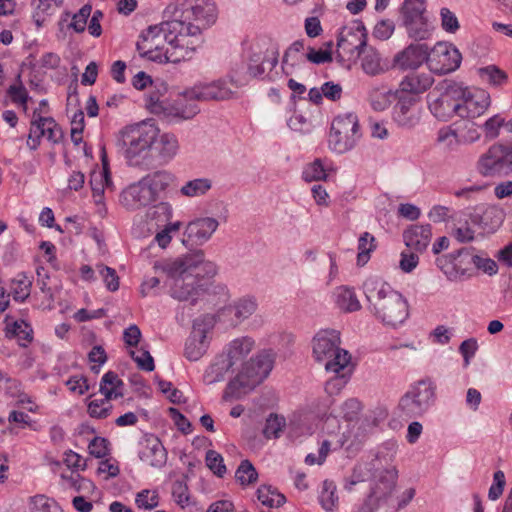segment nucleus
I'll use <instances>...</instances> for the list:
<instances>
[{"instance_id":"a878e982","label":"nucleus","mask_w":512,"mask_h":512,"mask_svg":"<svg viewBox=\"0 0 512 512\" xmlns=\"http://www.w3.org/2000/svg\"><path fill=\"white\" fill-rule=\"evenodd\" d=\"M233 92L227 87L224 81H214L209 84L196 85L187 90V96L190 99H197L199 101L209 100H227L231 98Z\"/></svg>"},{"instance_id":"3c124183","label":"nucleus","mask_w":512,"mask_h":512,"mask_svg":"<svg viewBox=\"0 0 512 512\" xmlns=\"http://www.w3.org/2000/svg\"><path fill=\"white\" fill-rule=\"evenodd\" d=\"M437 141L440 144H443L444 147L450 151L455 150L461 143L457 131L452 129L450 126L439 129L437 133Z\"/></svg>"},{"instance_id":"ddd939ff","label":"nucleus","mask_w":512,"mask_h":512,"mask_svg":"<svg viewBox=\"0 0 512 512\" xmlns=\"http://www.w3.org/2000/svg\"><path fill=\"white\" fill-rule=\"evenodd\" d=\"M478 172L485 177L507 176L512 173V142L495 143L482 154L477 162Z\"/></svg>"},{"instance_id":"0eeeda50","label":"nucleus","mask_w":512,"mask_h":512,"mask_svg":"<svg viewBox=\"0 0 512 512\" xmlns=\"http://www.w3.org/2000/svg\"><path fill=\"white\" fill-rule=\"evenodd\" d=\"M156 271L161 270L167 275V286L169 294L178 301H189L191 305L197 302L201 293L204 292V284H198L184 268L180 261H171L160 264L156 262L153 267Z\"/></svg>"},{"instance_id":"de8ad7c7","label":"nucleus","mask_w":512,"mask_h":512,"mask_svg":"<svg viewBox=\"0 0 512 512\" xmlns=\"http://www.w3.org/2000/svg\"><path fill=\"white\" fill-rule=\"evenodd\" d=\"M235 478L241 485H249L256 482L258 473L253 464L245 459L242 460L235 472Z\"/></svg>"},{"instance_id":"cd10ccee","label":"nucleus","mask_w":512,"mask_h":512,"mask_svg":"<svg viewBox=\"0 0 512 512\" xmlns=\"http://www.w3.org/2000/svg\"><path fill=\"white\" fill-rule=\"evenodd\" d=\"M432 237L430 224L412 225L403 233L406 246L416 252H422L428 247Z\"/></svg>"},{"instance_id":"774afa93","label":"nucleus","mask_w":512,"mask_h":512,"mask_svg":"<svg viewBox=\"0 0 512 512\" xmlns=\"http://www.w3.org/2000/svg\"><path fill=\"white\" fill-rule=\"evenodd\" d=\"M478 349V343L475 338H469L464 340L459 346V352L463 356L464 367H467L470 364L471 358L474 357L476 351Z\"/></svg>"},{"instance_id":"7c9ffc66","label":"nucleus","mask_w":512,"mask_h":512,"mask_svg":"<svg viewBox=\"0 0 512 512\" xmlns=\"http://www.w3.org/2000/svg\"><path fill=\"white\" fill-rule=\"evenodd\" d=\"M434 79L429 73L411 72L400 82L401 93L420 94L427 91Z\"/></svg>"},{"instance_id":"a19ab883","label":"nucleus","mask_w":512,"mask_h":512,"mask_svg":"<svg viewBox=\"0 0 512 512\" xmlns=\"http://www.w3.org/2000/svg\"><path fill=\"white\" fill-rule=\"evenodd\" d=\"M102 164H103V172H99L98 174L93 173L91 175V179H90V185H91V188L93 191V197L97 204L100 203L102 200V195L104 193V185L101 183H96V181H97L96 178L97 177H99L101 179L103 178L106 185H109V183L111 182L105 151H103V153H102Z\"/></svg>"},{"instance_id":"6ab92c4d","label":"nucleus","mask_w":512,"mask_h":512,"mask_svg":"<svg viewBox=\"0 0 512 512\" xmlns=\"http://www.w3.org/2000/svg\"><path fill=\"white\" fill-rule=\"evenodd\" d=\"M218 226V220L213 217L192 220L186 226L182 243L186 247L203 245L211 238Z\"/></svg>"},{"instance_id":"b1692460","label":"nucleus","mask_w":512,"mask_h":512,"mask_svg":"<svg viewBox=\"0 0 512 512\" xmlns=\"http://www.w3.org/2000/svg\"><path fill=\"white\" fill-rule=\"evenodd\" d=\"M141 178L137 183L128 186L121 194V203L130 210L147 206L156 201L154 192L149 188L147 183H143Z\"/></svg>"},{"instance_id":"4be33fe9","label":"nucleus","mask_w":512,"mask_h":512,"mask_svg":"<svg viewBox=\"0 0 512 512\" xmlns=\"http://www.w3.org/2000/svg\"><path fill=\"white\" fill-rule=\"evenodd\" d=\"M396 99L397 103L393 109L394 121L402 127L412 128L416 126L420 121V111L416 107V97L397 92Z\"/></svg>"},{"instance_id":"c03bdc74","label":"nucleus","mask_w":512,"mask_h":512,"mask_svg":"<svg viewBox=\"0 0 512 512\" xmlns=\"http://www.w3.org/2000/svg\"><path fill=\"white\" fill-rule=\"evenodd\" d=\"M32 512H64L62 507L53 499L45 495H36L30 498Z\"/></svg>"},{"instance_id":"37998d69","label":"nucleus","mask_w":512,"mask_h":512,"mask_svg":"<svg viewBox=\"0 0 512 512\" xmlns=\"http://www.w3.org/2000/svg\"><path fill=\"white\" fill-rule=\"evenodd\" d=\"M362 68L369 75H377L382 71L380 64V56L373 47L366 45L365 51L362 52Z\"/></svg>"},{"instance_id":"f8f14e48","label":"nucleus","mask_w":512,"mask_h":512,"mask_svg":"<svg viewBox=\"0 0 512 512\" xmlns=\"http://www.w3.org/2000/svg\"><path fill=\"white\" fill-rule=\"evenodd\" d=\"M474 251L473 247H463L454 253L437 257L436 265L449 281H463L474 275Z\"/></svg>"},{"instance_id":"473e14b6","label":"nucleus","mask_w":512,"mask_h":512,"mask_svg":"<svg viewBox=\"0 0 512 512\" xmlns=\"http://www.w3.org/2000/svg\"><path fill=\"white\" fill-rule=\"evenodd\" d=\"M195 49H181L177 47H170L165 50L164 53L161 51V47L157 50H153L152 53L140 54L142 58H147L151 61L158 63H178L182 60L189 59Z\"/></svg>"},{"instance_id":"a18cd8bd","label":"nucleus","mask_w":512,"mask_h":512,"mask_svg":"<svg viewBox=\"0 0 512 512\" xmlns=\"http://www.w3.org/2000/svg\"><path fill=\"white\" fill-rule=\"evenodd\" d=\"M31 285V280L25 274H18L11 287L14 300L24 302L30 295Z\"/></svg>"},{"instance_id":"c756f323","label":"nucleus","mask_w":512,"mask_h":512,"mask_svg":"<svg viewBox=\"0 0 512 512\" xmlns=\"http://www.w3.org/2000/svg\"><path fill=\"white\" fill-rule=\"evenodd\" d=\"M208 342L206 331L196 329L190 334L185 342L184 355L189 361L199 360L207 351Z\"/></svg>"},{"instance_id":"6e6d98bb","label":"nucleus","mask_w":512,"mask_h":512,"mask_svg":"<svg viewBox=\"0 0 512 512\" xmlns=\"http://www.w3.org/2000/svg\"><path fill=\"white\" fill-rule=\"evenodd\" d=\"M302 177L306 182L325 180L327 174L320 159H316L303 171Z\"/></svg>"},{"instance_id":"2f4dec72","label":"nucleus","mask_w":512,"mask_h":512,"mask_svg":"<svg viewBox=\"0 0 512 512\" xmlns=\"http://www.w3.org/2000/svg\"><path fill=\"white\" fill-rule=\"evenodd\" d=\"M32 133H38V136H46L47 139L55 144L63 138L61 127L52 117H43L32 120Z\"/></svg>"},{"instance_id":"e433bc0d","label":"nucleus","mask_w":512,"mask_h":512,"mask_svg":"<svg viewBox=\"0 0 512 512\" xmlns=\"http://www.w3.org/2000/svg\"><path fill=\"white\" fill-rule=\"evenodd\" d=\"M186 94L187 90L179 94L178 98L174 101L173 110L175 116L182 119H191L200 111V109L197 105L198 100L190 99Z\"/></svg>"},{"instance_id":"c85d7f7f","label":"nucleus","mask_w":512,"mask_h":512,"mask_svg":"<svg viewBox=\"0 0 512 512\" xmlns=\"http://www.w3.org/2000/svg\"><path fill=\"white\" fill-rule=\"evenodd\" d=\"M304 42L297 40L286 50L282 60V69L286 75L302 72L305 68Z\"/></svg>"},{"instance_id":"5701e85b","label":"nucleus","mask_w":512,"mask_h":512,"mask_svg":"<svg viewBox=\"0 0 512 512\" xmlns=\"http://www.w3.org/2000/svg\"><path fill=\"white\" fill-rule=\"evenodd\" d=\"M139 458L151 467L162 468L167 462V451L161 440L154 434L146 433L140 441Z\"/></svg>"},{"instance_id":"49530a36","label":"nucleus","mask_w":512,"mask_h":512,"mask_svg":"<svg viewBox=\"0 0 512 512\" xmlns=\"http://www.w3.org/2000/svg\"><path fill=\"white\" fill-rule=\"evenodd\" d=\"M374 242L375 238L370 233L364 232L363 234H361L358 240V265H364L367 263L368 259L370 258V252L376 248Z\"/></svg>"},{"instance_id":"4468645a","label":"nucleus","mask_w":512,"mask_h":512,"mask_svg":"<svg viewBox=\"0 0 512 512\" xmlns=\"http://www.w3.org/2000/svg\"><path fill=\"white\" fill-rule=\"evenodd\" d=\"M279 52L277 49L266 51L252 52L249 56L246 68L244 64L236 65L232 69L230 79L236 86H242L252 78H261L265 72L264 64L267 63L272 70L278 64Z\"/></svg>"},{"instance_id":"864d4df0","label":"nucleus","mask_w":512,"mask_h":512,"mask_svg":"<svg viewBox=\"0 0 512 512\" xmlns=\"http://www.w3.org/2000/svg\"><path fill=\"white\" fill-rule=\"evenodd\" d=\"M92 12V6L85 4L77 13L72 16V21L68 25L77 33H82L86 29L87 20Z\"/></svg>"},{"instance_id":"052dcab7","label":"nucleus","mask_w":512,"mask_h":512,"mask_svg":"<svg viewBox=\"0 0 512 512\" xmlns=\"http://www.w3.org/2000/svg\"><path fill=\"white\" fill-rule=\"evenodd\" d=\"M441 25L444 31L448 33H455L460 25L458 18L449 8L443 7L440 9Z\"/></svg>"},{"instance_id":"603ef678","label":"nucleus","mask_w":512,"mask_h":512,"mask_svg":"<svg viewBox=\"0 0 512 512\" xmlns=\"http://www.w3.org/2000/svg\"><path fill=\"white\" fill-rule=\"evenodd\" d=\"M285 426V419L278 416L277 414L271 413L266 419V423L263 428V434L266 438H278L280 433Z\"/></svg>"},{"instance_id":"ea45409f","label":"nucleus","mask_w":512,"mask_h":512,"mask_svg":"<svg viewBox=\"0 0 512 512\" xmlns=\"http://www.w3.org/2000/svg\"><path fill=\"white\" fill-rule=\"evenodd\" d=\"M396 96L397 91L374 88L369 93V101L375 111H383L390 106Z\"/></svg>"},{"instance_id":"680f3d73","label":"nucleus","mask_w":512,"mask_h":512,"mask_svg":"<svg viewBox=\"0 0 512 512\" xmlns=\"http://www.w3.org/2000/svg\"><path fill=\"white\" fill-rule=\"evenodd\" d=\"M506 485L505 474L502 470H498L493 475V484L489 488L488 498L495 501L501 497Z\"/></svg>"},{"instance_id":"aec40b11","label":"nucleus","mask_w":512,"mask_h":512,"mask_svg":"<svg viewBox=\"0 0 512 512\" xmlns=\"http://www.w3.org/2000/svg\"><path fill=\"white\" fill-rule=\"evenodd\" d=\"M470 221L487 232H495L505 219L503 208L498 205H477L468 214Z\"/></svg>"},{"instance_id":"c9c22d12","label":"nucleus","mask_w":512,"mask_h":512,"mask_svg":"<svg viewBox=\"0 0 512 512\" xmlns=\"http://www.w3.org/2000/svg\"><path fill=\"white\" fill-rule=\"evenodd\" d=\"M144 178V184L147 183L149 188H151L152 192H154V196L156 200L159 197V194L165 191L169 185L174 181L175 176L166 170H157L153 173H149Z\"/></svg>"},{"instance_id":"72a5a7b5","label":"nucleus","mask_w":512,"mask_h":512,"mask_svg":"<svg viewBox=\"0 0 512 512\" xmlns=\"http://www.w3.org/2000/svg\"><path fill=\"white\" fill-rule=\"evenodd\" d=\"M233 367L231 360H229L223 353L215 357L214 361L210 364L203 375V380L207 385L224 380L225 374Z\"/></svg>"},{"instance_id":"bb28decb","label":"nucleus","mask_w":512,"mask_h":512,"mask_svg":"<svg viewBox=\"0 0 512 512\" xmlns=\"http://www.w3.org/2000/svg\"><path fill=\"white\" fill-rule=\"evenodd\" d=\"M178 149L179 144L175 135L164 133L160 135L159 139L156 138L152 145V152H157L156 157L153 155L155 169L170 162L177 154Z\"/></svg>"},{"instance_id":"4c0bfd02","label":"nucleus","mask_w":512,"mask_h":512,"mask_svg":"<svg viewBox=\"0 0 512 512\" xmlns=\"http://www.w3.org/2000/svg\"><path fill=\"white\" fill-rule=\"evenodd\" d=\"M337 306L345 312L358 311L361 308L354 289L341 286L334 293Z\"/></svg>"},{"instance_id":"393cba45","label":"nucleus","mask_w":512,"mask_h":512,"mask_svg":"<svg viewBox=\"0 0 512 512\" xmlns=\"http://www.w3.org/2000/svg\"><path fill=\"white\" fill-rule=\"evenodd\" d=\"M430 48L427 44H410L395 56V64L402 70L417 69L423 62L428 64Z\"/></svg>"},{"instance_id":"09e8293b","label":"nucleus","mask_w":512,"mask_h":512,"mask_svg":"<svg viewBox=\"0 0 512 512\" xmlns=\"http://www.w3.org/2000/svg\"><path fill=\"white\" fill-rule=\"evenodd\" d=\"M336 486L333 482L324 481L323 488L319 496V501L327 512H332L338 502V497L335 495Z\"/></svg>"},{"instance_id":"0e129e2a","label":"nucleus","mask_w":512,"mask_h":512,"mask_svg":"<svg viewBox=\"0 0 512 512\" xmlns=\"http://www.w3.org/2000/svg\"><path fill=\"white\" fill-rule=\"evenodd\" d=\"M180 227V221L168 223L167 225H165V228L163 230H161L155 235L154 241L159 245V247L166 248L172 239L171 233L178 231Z\"/></svg>"},{"instance_id":"a211bd4d","label":"nucleus","mask_w":512,"mask_h":512,"mask_svg":"<svg viewBox=\"0 0 512 512\" xmlns=\"http://www.w3.org/2000/svg\"><path fill=\"white\" fill-rule=\"evenodd\" d=\"M367 45V32L361 21H356L353 26L345 27L339 34L337 47L349 57H360Z\"/></svg>"},{"instance_id":"412c9836","label":"nucleus","mask_w":512,"mask_h":512,"mask_svg":"<svg viewBox=\"0 0 512 512\" xmlns=\"http://www.w3.org/2000/svg\"><path fill=\"white\" fill-rule=\"evenodd\" d=\"M464 97L460 98V117L476 118L485 113L491 104L490 95L485 90L471 92L462 84Z\"/></svg>"},{"instance_id":"bf43d9fd","label":"nucleus","mask_w":512,"mask_h":512,"mask_svg":"<svg viewBox=\"0 0 512 512\" xmlns=\"http://www.w3.org/2000/svg\"><path fill=\"white\" fill-rule=\"evenodd\" d=\"M479 74L481 76H487L489 82L496 86L503 84L508 78L507 74L495 65L480 68Z\"/></svg>"},{"instance_id":"4d7b16f0","label":"nucleus","mask_w":512,"mask_h":512,"mask_svg":"<svg viewBox=\"0 0 512 512\" xmlns=\"http://www.w3.org/2000/svg\"><path fill=\"white\" fill-rule=\"evenodd\" d=\"M257 308L256 300L252 297L239 299L235 304V316L244 320L250 317Z\"/></svg>"},{"instance_id":"f257e3e1","label":"nucleus","mask_w":512,"mask_h":512,"mask_svg":"<svg viewBox=\"0 0 512 512\" xmlns=\"http://www.w3.org/2000/svg\"><path fill=\"white\" fill-rule=\"evenodd\" d=\"M363 291L369 312L383 325L396 328L408 318V301L386 282L368 278L363 283Z\"/></svg>"},{"instance_id":"69168bd1","label":"nucleus","mask_w":512,"mask_h":512,"mask_svg":"<svg viewBox=\"0 0 512 512\" xmlns=\"http://www.w3.org/2000/svg\"><path fill=\"white\" fill-rule=\"evenodd\" d=\"M111 410L112 405L106 406L101 399L92 400L88 404V413L93 418L105 419L109 416Z\"/></svg>"},{"instance_id":"f03ea898","label":"nucleus","mask_w":512,"mask_h":512,"mask_svg":"<svg viewBox=\"0 0 512 512\" xmlns=\"http://www.w3.org/2000/svg\"><path fill=\"white\" fill-rule=\"evenodd\" d=\"M340 335L336 330H321L313 338V355L317 362L324 363L326 371L336 373V376L326 383V391L333 393L341 390L350 378L353 366L351 355L341 349Z\"/></svg>"},{"instance_id":"2eb2a0df","label":"nucleus","mask_w":512,"mask_h":512,"mask_svg":"<svg viewBox=\"0 0 512 512\" xmlns=\"http://www.w3.org/2000/svg\"><path fill=\"white\" fill-rule=\"evenodd\" d=\"M402 24L406 28L409 38L415 41H423L430 38L434 26L428 18L426 7L421 4L418 7L402 3L400 7Z\"/></svg>"},{"instance_id":"20e7f679","label":"nucleus","mask_w":512,"mask_h":512,"mask_svg":"<svg viewBox=\"0 0 512 512\" xmlns=\"http://www.w3.org/2000/svg\"><path fill=\"white\" fill-rule=\"evenodd\" d=\"M385 449L388 451L386 454L380 451L369 464L372 471L373 485L369 495L357 512H376L382 506L388 505L392 498L398 471L394 466L383 467L382 460L385 463L392 461L395 444L387 443Z\"/></svg>"},{"instance_id":"dca6fc26","label":"nucleus","mask_w":512,"mask_h":512,"mask_svg":"<svg viewBox=\"0 0 512 512\" xmlns=\"http://www.w3.org/2000/svg\"><path fill=\"white\" fill-rule=\"evenodd\" d=\"M461 61L462 55L455 46L438 42L430 49L428 67L435 74L445 75L458 69Z\"/></svg>"},{"instance_id":"338daca9","label":"nucleus","mask_w":512,"mask_h":512,"mask_svg":"<svg viewBox=\"0 0 512 512\" xmlns=\"http://www.w3.org/2000/svg\"><path fill=\"white\" fill-rule=\"evenodd\" d=\"M108 445L106 438L96 436L89 443V452L96 458H103L108 454Z\"/></svg>"},{"instance_id":"f704fd0d","label":"nucleus","mask_w":512,"mask_h":512,"mask_svg":"<svg viewBox=\"0 0 512 512\" xmlns=\"http://www.w3.org/2000/svg\"><path fill=\"white\" fill-rule=\"evenodd\" d=\"M254 341L249 337L234 339L230 342L223 354L232 362L234 366L242 361L253 349Z\"/></svg>"},{"instance_id":"13d9d810","label":"nucleus","mask_w":512,"mask_h":512,"mask_svg":"<svg viewBox=\"0 0 512 512\" xmlns=\"http://www.w3.org/2000/svg\"><path fill=\"white\" fill-rule=\"evenodd\" d=\"M135 503L140 509L152 510L159 505V496L156 492L142 490L136 495Z\"/></svg>"},{"instance_id":"58836bf2","label":"nucleus","mask_w":512,"mask_h":512,"mask_svg":"<svg viewBox=\"0 0 512 512\" xmlns=\"http://www.w3.org/2000/svg\"><path fill=\"white\" fill-rule=\"evenodd\" d=\"M258 500L268 507H280L286 502V498L276 488L270 485H261L257 489Z\"/></svg>"},{"instance_id":"7ed1b4c3","label":"nucleus","mask_w":512,"mask_h":512,"mask_svg":"<svg viewBox=\"0 0 512 512\" xmlns=\"http://www.w3.org/2000/svg\"><path fill=\"white\" fill-rule=\"evenodd\" d=\"M158 134L159 129L153 123L143 121L122 129L116 145L123 151L130 166L146 170L155 169L152 145Z\"/></svg>"},{"instance_id":"8fccbe9b","label":"nucleus","mask_w":512,"mask_h":512,"mask_svg":"<svg viewBox=\"0 0 512 512\" xmlns=\"http://www.w3.org/2000/svg\"><path fill=\"white\" fill-rule=\"evenodd\" d=\"M31 4L35 9L32 14V19L37 28H40L46 21V17L50 15L56 7L51 2L44 0H32Z\"/></svg>"},{"instance_id":"1a4fd4ad","label":"nucleus","mask_w":512,"mask_h":512,"mask_svg":"<svg viewBox=\"0 0 512 512\" xmlns=\"http://www.w3.org/2000/svg\"><path fill=\"white\" fill-rule=\"evenodd\" d=\"M274 364V353L263 350L247 361L234 380L230 381L227 389L232 394L240 393V389L253 390L270 374Z\"/></svg>"},{"instance_id":"6e6552de","label":"nucleus","mask_w":512,"mask_h":512,"mask_svg":"<svg viewBox=\"0 0 512 512\" xmlns=\"http://www.w3.org/2000/svg\"><path fill=\"white\" fill-rule=\"evenodd\" d=\"M463 97L462 83L445 80L428 94V108L435 118L447 122L454 115L460 117V98Z\"/></svg>"},{"instance_id":"79ce46f5","label":"nucleus","mask_w":512,"mask_h":512,"mask_svg":"<svg viewBox=\"0 0 512 512\" xmlns=\"http://www.w3.org/2000/svg\"><path fill=\"white\" fill-rule=\"evenodd\" d=\"M212 187V182L208 178H197L188 181L181 188V193L187 197H197L206 194Z\"/></svg>"},{"instance_id":"423d86ee","label":"nucleus","mask_w":512,"mask_h":512,"mask_svg":"<svg viewBox=\"0 0 512 512\" xmlns=\"http://www.w3.org/2000/svg\"><path fill=\"white\" fill-rule=\"evenodd\" d=\"M160 23L159 25L149 26L140 35V40L136 44L139 54L152 53L153 50L160 48L161 41H166L170 47H177L181 49H190L189 45L194 44L191 40L186 39L181 30L185 29L183 24L172 21L170 17ZM188 33L197 31L195 28H186Z\"/></svg>"},{"instance_id":"e2e57ef3","label":"nucleus","mask_w":512,"mask_h":512,"mask_svg":"<svg viewBox=\"0 0 512 512\" xmlns=\"http://www.w3.org/2000/svg\"><path fill=\"white\" fill-rule=\"evenodd\" d=\"M98 269H99L100 275L102 276V278L105 282L106 288L111 292L118 290L119 289V277H118L115 269L110 268L105 265H99Z\"/></svg>"},{"instance_id":"9b49d317","label":"nucleus","mask_w":512,"mask_h":512,"mask_svg":"<svg viewBox=\"0 0 512 512\" xmlns=\"http://www.w3.org/2000/svg\"><path fill=\"white\" fill-rule=\"evenodd\" d=\"M435 391L436 385L431 379H421L401 397L398 408L408 417L421 416L433 405Z\"/></svg>"},{"instance_id":"5fc2aeb1","label":"nucleus","mask_w":512,"mask_h":512,"mask_svg":"<svg viewBox=\"0 0 512 512\" xmlns=\"http://www.w3.org/2000/svg\"><path fill=\"white\" fill-rule=\"evenodd\" d=\"M206 465L218 477H223L226 473V466L224 464L221 454L214 450L206 452Z\"/></svg>"},{"instance_id":"39448f33","label":"nucleus","mask_w":512,"mask_h":512,"mask_svg":"<svg viewBox=\"0 0 512 512\" xmlns=\"http://www.w3.org/2000/svg\"><path fill=\"white\" fill-rule=\"evenodd\" d=\"M164 17H170L172 21H177L185 28H195L197 31L191 33L183 29L187 42L193 41L194 44L189 45L190 49H197L203 40L201 36L202 28L211 25L216 19V7L211 0H192L191 3L169 4L164 10Z\"/></svg>"},{"instance_id":"f3484780","label":"nucleus","mask_w":512,"mask_h":512,"mask_svg":"<svg viewBox=\"0 0 512 512\" xmlns=\"http://www.w3.org/2000/svg\"><path fill=\"white\" fill-rule=\"evenodd\" d=\"M187 274L194 278L198 284H204V292L208 289L211 279L217 274V266L214 262L204 260V252L198 250L191 255L177 258Z\"/></svg>"},{"instance_id":"9d476101","label":"nucleus","mask_w":512,"mask_h":512,"mask_svg":"<svg viewBox=\"0 0 512 512\" xmlns=\"http://www.w3.org/2000/svg\"><path fill=\"white\" fill-rule=\"evenodd\" d=\"M361 137L358 117L354 113H344L336 116L331 124L329 147L343 154L355 147Z\"/></svg>"}]
</instances>
